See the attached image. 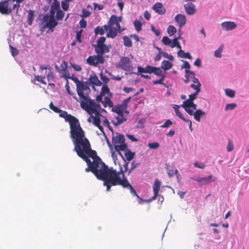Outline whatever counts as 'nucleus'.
I'll return each instance as SVG.
<instances>
[{
	"mask_svg": "<svg viewBox=\"0 0 249 249\" xmlns=\"http://www.w3.org/2000/svg\"><path fill=\"white\" fill-rule=\"evenodd\" d=\"M126 162L124 158V168L120 165V171L117 172L116 170L112 168H108V166L101 160V159L97 156L96 152L91 149L94 155L90 154V156H87L85 158H82L87 163L88 168L86 172L91 171L99 179L104 181V185L107 187V191H108L112 186L121 185L124 188H128L132 195L137 196L136 192L131 185L129 183L127 178L124 176V172L127 170L128 162L133 159L135 153L131 151L127 147L124 150Z\"/></svg>",
	"mask_w": 249,
	"mask_h": 249,
	"instance_id": "nucleus-1",
	"label": "nucleus"
},
{
	"mask_svg": "<svg viewBox=\"0 0 249 249\" xmlns=\"http://www.w3.org/2000/svg\"><path fill=\"white\" fill-rule=\"evenodd\" d=\"M59 116L65 118L70 125V136L74 145L73 150L79 157L85 158L90 154L94 155L91 151L90 143L85 137V132L80 126L78 120L74 116L68 114L65 111L60 110Z\"/></svg>",
	"mask_w": 249,
	"mask_h": 249,
	"instance_id": "nucleus-2",
	"label": "nucleus"
},
{
	"mask_svg": "<svg viewBox=\"0 0 249 249\" xmlns=\"http://www.w3.org/2000/svg\"><path fill=\"white\" fill-rule=\"evenodd\" d=\"M130 99V97H128L124 100L121 104L113 106L112 110L117 114L115 119L111 121L115 126L119 125L126 121L127 117L124 116V114H129L127 109L128 103Z\"/></svg>",
	"mask_w": 249,
	"mask_h": 249,
	"instance_id": "nucleus-3",
	"label": "nucleus"
},
{
	"mask_svg": "<svg viewBox=\"0 0 249 249\" xmlns=\"http://www.w3.org/2000/svg\"><path fill=\"white\" fill-rule=\"evenodd\" d=\"M112 142L115 150L124 159L123 156L120 151L124 150L127 147V145L125 143L124 136L122 134L117 133L115 136L112 137Z\"/></svg>",
	"mask_w": 249,
	"mask_h": 249,
	"instance_id": "nucleus-4",
	"label": "nucleus"
},
{
	"mask_svg": "<svg viewBox=\"0 0 249 249\" xmlns=\"http://www.w3.org/2000/svg\"><path fill=\"white\" fill-rule=\"evenodd\" d=\"M81 107L86 110L89 114L100 113L99 112L102 109L98 103H96L94 100L89 98L84 104L81 105Z\"/></svg>",
	"mask_w": 249,
	"mask_h": 249,
	"instance_id": "nucleus-5",
	"label": "nucleus"
},
{
	"mask_svg": "<svg viewBox=\"0 0 249 249\" xmlns=\"http://www.w3.org/2000/svg\"><path fill=\"white\" fill-rule=\"evenodd\" d=\"M76 87L77 92L80 97V106H81L89 98L88 95L84 93V91L89 90V88L85 83L80 81L77 83Z\"/></svg>",
	"mask_w": 249,
	"mask_h": 249,
	"instance_id": "nucleus-6",
	"label": "nucleus"
},
{
	"mask_svg": "<svg viewBox=\"0 0 249 249\" xmlns=\"http://www.w3.org/2000/svg\"><path fill=\"white\" fill-rule=\"evenodd\" d=\"M198 93L194 92L189 96V98L183 101V104L180 105L185 110V108H192L196 110L197 105L194 103V101L196 98Z\"/></svg>",
	"mask_w": 249,
	"mask_h": 249,
	"instance_id": "nucleus-7",
	"label": "nucleus"
},
{
	"mask_svg": "<svg viewBox=\"0 0 249 249\" xmlns=\"http://www.w3.org/2000/svg\"><path fill=\"white\" fill-rule=\"evenodd\" d=\"M117 67L125 71H131L133 69V65L130 58L125 56L120 58Z\"/></svg>",
	"mask_w": 249,
	"mask_h": 249,
	"instance_id": "nucleus-8",
	"label": "nucleus"
},
{
	"mask_svg": "<svg viewBox=\"0 0 249 249\" xmlns=\"http://www.w3.org/2000/svg\"><path fill=\"white\" fill-rule=\"evenodd\" d=\"M43 20L45 21V24L41 27V30L42 32L46 28H49L50 30L53 31V28H54L57 24L58 22L53 17H49L48 15H45L43 18Z\"/></svg>",
	"mask_w": 249,
	"mask_h": 249,
	"instance_id": "nucleus-9",
	"label": "nucleus"
},
{
	"mask_svg": "<svg viewBox=\"0 0 249 249\" xmlns=\"http://www.w3.org/2000/svg\"><path fill=\"white\" fill-rule=\"evenodd\" d=\"M185 110L190 115H193L194 116V119L198 122H200L201 117H202L206 115V113L200 109H197L196 108L195 111H194V110L192 108H190L188 109L185 108Z\"/></svg>",
	"mask_w": 249,
	"mask_h": 249,
	"instance_id": "nucleus-10",
	"label": "nucleus"
},
{
	"mask_svg": "<svg viewBox=\"0 0 249 249\" xmlns=\"http://www.w3.org/2000/svg\"><path fill=\"white\" fill-rule=\"evenodd\" d=\"M88 63L90 65L97 66L98 64H102L104 62L103 56L100 55H93L89 56L87 59Z\"/></svg>",
	"mask_w": 249,
	"mask_h": 249,
	"instance_id": "nucleus-11",
	"label": "nucleus"
},
{
	"mask_svg": "<svg viewBox=\"0 0 249 249\" xmlns=\"http://www.w3.org/2000/svg\"><path fill=\"white\" fill-rule=\"evenodd\" d=\"M122 21V17H117L115 15H112L108 21V26H111L113 25H115L116 26V28L119 32H121V26L120 25L119 22Z\"/></svg>",
	"mask_w": 249,
	"mask_h": 249,
	"instance_id": "nucleus-12",
	"label": "nucleus"
},
{
	"mask_svg": "<svg viewBox=\"0 0 249 249\" xmlns=\"http://www.w3.org/2000/svg\"><path fill=\"white\" fill-rule=\"evenodd\" d=\"M61 69L58 70L59 73L61 74L62 77L67 79L69 78V71L68 70V63L66 61H63L60 64Z\"/></svg>",
	"mask_w": 249,
	"mask_h": 249,
	"instance_id": "nucleus-13",
	"label": "nucleus"
},
{
	"mask_svg": "<svg viewBox=\"0 0 249 249\" xmlns=\"http://www.w3.org/2000/svg\"><path fill=\"white\" fill-rule=\"evenodd\" d=\"M221 26L222 30L226 31H229L235 29L237 27V24L231 21H226L221 23Z\"/></svg>",
	"mask_w": 249,
	"mask_h": 249,
	"instance_id": "nucleus-14",
	"label": "nucleus"
},
{
	"mask_svg": "<svg viewBox=\"0 0 249 249\" xmlns=\"http://www.w3.org/2000/svg\"><path fill=\"white\" fill-rule=\"evenodd\" d=\"M94 47L95 51L98 55L103 56V54L108 53L109 51V49L106 45H94Z\"/></svg>",
	"mask_w": 249,
	"mask_h": 249,
	"instance_id": "nucleus-15",
	"label": "nucleus"
},
{
	"mask_svg": "<svg viewBox=\"0 0 249 249\" xmlns=\"http://www.w3.org/2000/svg\"><path fill=\"white\" fill-rule=\"evenodd\" d=\"M8 0H4L0 2V11L4 14H9L12 11L11 9H9Z\"/></svg>",
	"mask_w": 249,
	"mask_h": 249,
	"instance_id": "nucleus-16",
	"label": "nucleus"
},
{
	"mask_svg": "<svg viewBox=\"0 0 249 249\" xmlns=\"http://www.w3.org/2000/svg\"><path fill=\"white\" fill-rule=\"evenodd\" d=\"M89 81L91 84L97 86H100L102 84L93 71H91L90 74Z\"/></svg>",
	"mask_w": 249,
	"mask_h": 249,
	"instance_id": "nucleus-17",
	"label": "nucleus"
},
{
	"mask_svg": "<svg viewBox=\"0 0 249 249\" xmlns=\"http://www.w3.org/2000/svg\"><path fill=\"white\" fill-rule=\"evenodd\" d=\"M175 20L178 24L179 27L184 26L186 22V16L181 14L177 15L175 17Z\"/></svg>",
	"mask_w": 249,
	"mask_h": 249,
	"instance_id": "nucleus-18",
	"label": "nucleus"
},
{
	"mask_svg": "<svg viewBox=\"0 0 249 249\" xmlns=\"http://www.w3.org/2000/svg\"><path fill=\"white\" fill-rule=\"evenodd\" d=\"M155 12L160 15H163L166 12V9L164 8L162 4L160 2L156 3L152 7Z\"/></svg>",
	"mask_w": 249,
	"mask_h": 249,
	"instance_id": "nucleus-19",
	"label": "nucleus"
},
{
	"mask_svg": "<svg viewBox=\"0 0 249 249\" xmlns=\"http://www.w3.org/2000/svg\"><path fill=\"white\" fill-rule=\"evenodd\" d=\"M184 7L186 13L189 15H192L196 12L195 5L192 3L189 2L184 4Z\"/></svg>",
	"mask_w": 249,
	"mask_h": 249,
	"instance_id": "nucleus-20",
	"label": "nucleus"
},
{
	"mask_svg": "<svg viewBox=\"0 0 249 249\" xmlns=\"http://www.w3.org/2000/svg\"><path fill=\"white\" fill-rule=\"evenodd\" d=\"M108 26L105 25L103 26H97L94 29V33L96 35H103L105 34V31L108 30Z\"/></svg>",
	"mask_w": 249,
	"mask_h": 249,
	"instance_id": "nucleus-21",
	"label": "nucleus"
},
{
	"mask_svg": "<svg viewBox=\"0 0 249 249\" xmlns=\"http://www.w3.org/2000/svg\"><path fill=\"white\" fill-rule=\"evenodd\" d=\"M94 114H95L94 116H93L92 114L90 115V117L88 119V121L89 122H90L91 121L90 120V118H92L93 119V123L94 124L95 126L99 125V124H100V114L96 113Z\"/></svg>",
	"mask_w": 249,
	"mask_h": 249,
	"instance_id": "nucleus-22",
	"label": "nucleus"
},
{
	"mask_svg": "<svg viewBox=\"0 0 249 249\" xmlns=\"http://www.w3.org/2000/svg\"><path fill=\"white\" fill-rule=\"evenodd\" d=\"M173 67V64L168 60H163L161 63V68L164 71L169 70Z\"/></svg>",
	"mask_w": 249,
	"mask_h": 249,
	"instance_id": "nucleus-23",
	"label": "nucleus"
},
{
	"mask_svg": "<svg viewBox=\"0 0 249 249\" xmlns=\"http://www.w3.org/2000/svg\"><path fill=\"white\" fill-rule=\"evenodd\" d=\"M161 41L164 45L169 46L171 48V45H172V44H174L175 42V39L172 40L168 36H164L162 38Z\"/></svg>",
	"mask_w": 249,
	"mask_h": 249,
	"instance_id": "nucleus-24",
	"label": "nucleus"
},
{
	"mask_svg": "<svg viewBox=\"0 0 249 249\" xmlns=\"http://www.w3.org/2000/svg\"><path fill=\"white\" fill-rule=\"evenodd\" d=\"M216 178L212 175H209L206 177H203L201 184H206L213 182L215 180Z\"/></svg>",
	"mask_w": 249,
	"mask_h": 249,
	"instance_id": "nucleus-25",
	"label": "nucleus"
},
{
	"mask_svg": "<svg viewBox=\"0 0 249 249\" xmlns=\"http://www.w3.org/2000/svg\"><path fill=\"white\" fill-rule=\"evenodd\" d=\"M110 96H105L104 97V99L102 102V104L104 107H113V102L110 100Z\"/></svg>",
	"mask_w": 249,
	"mask_h": 249,
	"instance_id": "nucleus-26",
	"label": "nucleus"
},
{
	"mask_svg": "<svg viewBox=\"0 0 249 249\" xmlns=\"http://www.w3.org/2000/svg\"><path fill=\"white\" fill-rule=\"evenodd\" d=\"M178 57L182 58H188L189 59H192V56L190 55V53L188 52L185 53L182 50H178Z\"/></svg>",
	"mask_w": 249,
	"mask_h": 249,
	"instance_id": "nucleus-27",
	"label": "nucleus"
},
{
	"mask_svg": "<svg viewBox=\"0 0 249 249\" xmlns=\"http://www.w3.org/2000/svg\"><path fill=\"white\" fill-rule=\"evenodd\" d=\"M117 35V30L113 27L111 28L108 30V32L107 33L106 36L107 37H111L114 38Z\"/></svg>",
	"mask_w": 249,
	"mask_h": 249,
	"instance_id": "nucleus-28",
	"label": "nucleus"
},
{
	"mask_svg": "<svg viewBox=\"0 0 249 249\" xmlns=\"http://www.w3.org/2000/svg\"><path fill=\"white\" fill-rule=\"evenodd\" d=\"M100 93H101V94L103 95L104 96H105L106 95L109 96H112V94L110 92L109 89L107 84H104L103 85Z\"/></svg>",
	"mask_w": 249,
	"mask_h": 249,
	"instance_id": "nucleus-29",
	"label": "nucleus"
},
{
	"mask_svg": "<svg viewBox=\"0 0 249 249\" xmlns=\"http://www.w3.org/2000/svg\"><path fill=\"white\" fill-rule=\"evenodd\" d=\"M167 173L169 177H173L174 175L178 174V170L174 167L172 169H169L168 167H165Z\"/></svg>",
	"mask_w": 249,
	"mask_h": 249,
	"instance_id": "nucleus-30",
	"label": "nucleus"
},
{
	"mask_svg": "<svg viewBox=\"0 0 249 249\" xmlns=\"http://www.w3.org/2000/svg\"><path fill=\"white\" fill-rule=\"evenodd\" d=\"M160 186V182L156 179L154 182L153 189L154 194H159V191Z\"/></svg>",
	"mask_w": 249,
	"mask_h": 249,
	"instance_id": "nucleus-31",
	"label": "nucleus"
},
{
	"mask_svg": "<svg viewBox=\"0 0 249 249\" xmlns=\"http://www.w3.org/2000/svg\"><path fill=\"white\" fill-rule=\"evenodd\" d=\"M167 31L169 36H171L177 32V29L173 25H169L167 28Z\"/></svg>",
	"mask_w": 249,
	"mask_h": 249,
	"instance_id": "nucleus-32",
	"label": "nucleus"
},
{
	"mask_svg": "<svg viewBox=\"0 0 249 249\" xmlns=\"http://www.w3.org/2000/svg\"><path fill=\"white\" fill-rule=\"evenodd\" d=\"M225 93L227 96L230 98H233L235 94L234 90L228 88L225 89Z\"/></svg>",
	"mask_w": 249,
	"mask_h": 249,
	"instance_id": "nucleus-33",
	"label": "nucleus"
},
{
	"mask_svg": "<svg viewBox=\"0 0 249 249\" xmlns=\"http://www.w3.org/2000/svg\"><path fill=\"white\" fill-rule=\"evenodd\" d=\"M34 12L32 10H30L28 12V19H27L28 23L29 25H31L32 24V22L34 20Z\"/></svg>",
	"mask_w": 249,
	"mask_h": 249,
	"instance_id": "nucleus-34",
	"label": "nucleus"
},
{
	"mask_svg": "<svg viewBox=\"0 0 249 249\" xmlns=\"http://www.w3.org/2000/svg\"><path fill=\"white\" fill-rule=\"evenodd\" d=\"M124 43L125 46L130 47L132 46V41L127 36L123 37Z\"/></svg>",
	"mask_w": 249,
	"mask_h": 249,
	"instance_id": "nucleus-35",
	"label": "nucleus"
},
{
	"mask_svg": "<svg viewBox=\"0 0 249 249\" xmlns=\"http://www.w3.org/2000/svg\"><path fill=\"white\" fill-rule=\"evenodd\" d=\"M185 77H188L190 79H193L195 77V73L193 71H191L189 70H185Z\"/></svg>",
	"mask_w": 249,
	"mask_h": 249,
	"instance_id": "nucleus-36",
	"label": "nucleus"
},
{
	"mask_svg": "<svg viewBox=\"0 0 249 249\" xmlns=\"http://www.w3.org/2000/svg\"><path fill=\"white\" fill-rule=\"evenodd\" d=\"M53 2L51 6V8L52 9H54L56 11L59 10L60 9V3L57 0H53Z\"/></svg>",
	"mask_w": 249,
	"mask_h": 249,
	"instance_id": "nucleus-37",
	"label": "nucleus"
},
{
	"mask_svg": "<svg viewBox=\"0 0 249 249\" xmlns=\"http://www.w3.org/2000/svg\"><path fill=\"white\" fill-rule=\"evenodd\" d=\"M134 26L137 32H139L142 30V23L140 21L137 19H136L134 21Z\"/></svg>",
	"mask_w": 249,
	"mask_h": 249,
	"instance_id": "nucleus-38",
	"label": "nucleus"
},
{
	"mask_svg": "<svg viewBox=\"0 0 249 249\" xmlns=\"http://www.w3.org/2000/svg\"><path fill=\"white\" fill-rule=\"evenodd\" d=\"M65 13L61 9L56 11V18L59 20H62L64 18Z\"/></svg>",
	"mask_w": 249,
	"mask_h": 249,
	"instance_id": "nucleus-39",
	"label": "nucleus"
},
{
	"mask_svg": "<svg viewBox=\"0 0 249 249\" xmlns=\"http://www.w3.org/2000/svg\"><path fill=\"white\" fill-rule=\"evenodd\" d=\"M233 148L234 145L232 141L230 139H228V142L226 147L227 151L231 152L233 149Z\"/></svg>",
	"mask_w": 249,
	"mask_h": 249,
	"instance_id": "nucleus-40",
	"label": "nucleus"
},
{
	"mask_svg": "<svg viewBox=\"0 0 249 249\" xmlns=\"http://www.w3.org/2000/svg\"><path fill=\"white\" fill-rule=\"evenodd\" d=\"M236 107V104L235 103L228 104L225 107L226 111L233 110Z\"/></svg>",
	"mask_w": 249,
	"mask_h": 249,
	"instance_id": "nucleus-41",
	"label": "nucleus"
},
{
	"mask_svg": "<svg viewBox=\"0 0 249 249\" xmlns=\"http://www.w3.org/2000/svg\"><path fill=\"white\" fill-rule=\"evenodd\" d=\"M145 69L146 73H152L155 72L154 71L156 69V67L147 65L145 67Z\"/></svg>",
	"mask_w": 249,
	"mask_h": 249,
	"instance_id": "nucleus-42",
	"label": "nucleus"
},
{
	"mask_svg": "<svg viewBox=\"0 0 249 249\" xmlns=\"http://www.w3.org/2000/svg\"><path fill=\"white\" fill-rule=\"evenodd\" d=\"M160 77H161L160 79L157 80L153 81V84L154 85H157V84L164 85V83H163L162 82L165 78V75H162V76H160Z\"/></svg>",
	"mask_w": 249,
	"mask_h": 249,
	"instance_id": "nucleus-43",
	"label": "nucleus"
},
{
	"mask_svg": "<svg viewBox=\"0 0 249 249\" xmlns=\"http://www.w3.org/2000/svg\"><path fill=\"white\" fill-rule=\"evenodd\" d=\"M173 124V122L170 119L165 121L164 124L160 126L161 128H168Z\"/></svg>",
	"mask_w": 249,
	"mask_h": 249,
	"instance_id": "nucleus-44",
	"label": "nucleus"
},
{
	"mask_svg": "<svg viewBox=\"0 0 249 249\" xmlns=\"http://www.w3.org/2000/svg\"><path fill=\"white\" fill-rule=\"evenodd\" d=\"M223 46H220L218 49L215 51L214 55L216 57L220 58L221 57V52L223 50Z\"/></svg>",
	"mask_w": 249,
	"mask_h": 249,
	"instance_id": "nucleus-45",
	"label": "nucleus"
},
{
	"mask_svg": "<svg viewBox=\"0 0 249 249\" xmlns=\"http://www.w3.org/2000/svg\"><path fill=\"white\" fill-rule=\"evenodd\" d=\"M139 165V163H136L135 161H133L131 163V167L128 172V175H129L131 172L136 168Z\"/></svg>",
	"mask_w": 249,
	"mask_h": 249,
	"instance_id": "nucleus-46",
	"label": "nucleus"
},
{
	"mask_svg": "<svg viewBox=\"0 0 249 249\" xmlns=\"http://www.w3.org/2000/svg\"><path fill=\"white\" fill-rule=\"evenodd\" d=\"M190 87L191 88L196 90L195 92L199 93L200 91L201 85L192 84Z\"/></svg>",
	"mask_w": 249,
	"mask_h": 249,
	"instance_id": "nucleus-47",
	"label": "nucleus"
},
{
	"mask_svg": "<svg viewBox=\"0 0 249 249\" xmlns=\"http://www.w3.org/2000/svg\"><path fill=\"white\" fill-rule=\"evenodd\" d=\"M47 78L48 81L50 82L52 81H54V76L53 75V72L51 71L48 72L47 75Z\"/></svg>",
	"mask_w": 249,
	"mask_h": 249,
	"instance_id": "nucleus-48",
	"label": "nucleus"
},
{
	"mask_svg": "<svg viewBox=\"0 0 249 249\" xmlns=\"http://www.w3.org/2000/svg\"><path fill=\"white\" fill-rule=\"evenodd\" d=\"M10 48L11 50V53L12 55L14 57L18 54V51L17 48L13 47L11 45H10Z\"/></svg>",
	"mask_w": 249,
	"mask_h": 249,
	"instance_id": "nucleus-49",
	"label": "nucleus"
},
{
	"mask_svg": "<svg viewBox=\"0 0 249 249\" xmlns=\"http://www.w3.org/2000/svg\"><path fill=\"white\" fill-rule=\"evenodd\" d=\"M161 53L163 57L168 59L170 61L174 60V57L171 54H168L164 52H162Z\"/></svg>",
	"mask_w": 249,
	"mask_h": 249,
	"instance_id": "nucleus-50",
	"label": "nucleus"
},
{
	"mask_svg": "<svg viewBox=\"0 0 249 249\" xmlns=\"http://www.w3.org/2000/svg\"><path fill=\"white\" fill-rule=\"evenodd\" d=\"M160 144L157 142H154L148 143V146L151 149H156L158 148Z\"/></svg>",
	"mask_w": 249,
	"mask_h": 249,
	"instance_id": "nucleus-51",
	"label": "nucleus"
},
{
	"mask_svg": "<svg viewBox=\"0 0 249 249\" xmlns=\"http://www.w3.org/2000/svg\"><path fill=\"white\" fill-rule=\"evenodd\" d=\"M82 15L81 17L83 18H87L90 15V12L86 10V9H83L82 10Z\"/></svg>",
	"mask_w": 249,
	"mask_h": 249,
	"instance_id": "nucleus-52",
	"label": "nucleus"
},
{
	"mask_svg": "<svg viewBox=\"0 0 249 249\" xmlns=\"http://www.w3.org/2000/svg\"><path fill=\"white\" fill-rule=\"evenodd\" d=\"M181 61L183 62V64L181 66V69H185V70H189L191 68V66L188 62L182 60Z\"/></svg>",
	"mask_w": 249,
	"mask_h": 249,
	"instance_id": "nucleus-53",
	"label": "nucleus"
},
{
	"mask_svg": "<svg viewBox=\"0 0 249 249\" xmlns=\"http://www.w3.org/2000/svg\"><path fill=\"white\" fill-rule=\"evenodd\" d=\"M155 72H154L153 73H154L155 75L158 76H162L163 75H165L164 74H163L162 73V71L161 70V67H156V69L154 71Z\"/></svg>",
	"mask_w": 249,
	"mask_h": 249,
	"instance_id": "nucleus-54",
	"label": "nucleus"
},
{
	"mask_svg": "<svg viewBox=\"0 0 249 249\" xmlns=\"http://www.w3.org/2000/svg\"><path fill=\"white\" fill-rule=\"evenodd\" d=\"M68 2L69 1H66L65 0L62 1L61 2L62 8L65 11H67L69 8V4Z\"/></svg>",
	"mask_w": 249,
	"mask_h": 249,
	"instance_id": "nucleus-55",
	"label": "nucleus"
},
{
	"mask_svg": "<svg viewBox=\"0 0 249 249\" xmlns=\"http://www.w3.org/2000/svg\"><path fill=\"white\" fill-rule=\"evenodd\" d=\"M71 66L73 68V69L77 71H81L82 70L81 67L79 65L74 63H71Z\"/></svg>",
	"mask_w": 249,
	"mask_h": 249,
	"instance_id": "nucleus-56",
	"label": "nucleus"
},
{
	"mask_svg": "<svg viewBox=\"0 0 249 249\" xmlns=\"http://www.w3.org/2000/svg\"><path fill=\"white\" fill-rule=\"evenodd\" d=\"M106 41V38L104 36L100 37L97 40V45H105L104 44L105 42Z\"/></svg>",
	"mask_w": 249,
	"mask_h": 249,
	"instance_id": "nucleus-57",
	"label": "nucleus"
},
{
	"mask_svg": "<svg viewBox=\"0 0 249 249\" xmlns=\"http://www.w3.org/2000/svg\"><path fill=\"white\" fill-rule=\"evenodd\" d=\"M194 166L200 169H203L205 167V165L202 162L196 161L194 163Z\"/></svg>",
	"mask_w": 249,
	"mask_h": 249,
	"instance_id": "nucleus-58",
	"label": "nucleus"
},
{
	"mask_svg": "<svg viewBox=\"0 0 249 249\" xmlns=\"http://www.w3.org/2000/svg\"><path fill=\"white\" fill-rule=\"evenodd\" d=\"M151 29L152 31L155 34L156 36H159L160 35V32L159 30L155 29L154 25H151Z\"/></svg>",
	"mask_w": 249,
	"mask_h": 249,
	"instance_id": "nucleus-59",
	"label": "nucleus"
},
{
	"mask_svg": "<svg viewBox=\"0 0 249 249\" xmlns=\"http://www.w3.org/2000/svg\"><path fill=\"white\" fill-rule=\"evenodd\" d=\"M175 47L179 49V50H182L179 42L177 41V39H175V42H174V44H172V45H171L172 48H173Z\"/></svg>",
	"mask_w": 249,
	"mask_h": 249,
	"instance_id": "nucleus-60",
	"label": "nucleus"
},
{
	"mask_svg": "<svg viewBox=\"0 0 249 249\" xmlns=\"http://www.w3.org/2000/svg\"><path fill=\"white\" fill-rule=\"evenodd\" d=\"M68 79L72 80L76 83V84L80 82L76 77L74 76L73 75L71 76L70 74H69V78H67V79H65L67 81Z\"/></svg>",
	"mask_w": 249,
	"mask_h": 249,
	"instance_id": "nucleus-61",
	"label": "nucleus"
},
{
	"mask_svg": "<svg viewBox=\"0 0 249 249\" xmlns=\"http://www.w3.org/2000/svg\"><path fill=\"white\" fill-rule=\"evenodd\" d=\"M82 32V30H80V31H78L76 33V38L77 41H78L79 43L81 42V33Z\"/></svg>",
	"mask_w": 249,
	"mask_h": 249,
	"instance_id": "nucleus-62",
	"label": "nucleus"
},
{
	"mask_svg": "<svg viewBox=\"0 0 249 249\" xmlns=\"http://www.w3.org/2000/svg\"><path fill=\"white\" fill-rule=\"evenodd\" d=\"M161 52H159L155 56L154 60L155 62L158 61L160 60L162 55Z\"/></svg>",
	"mask_w": 249,
	"mask_h": 249,
	"instance_id": "nucleus-63",
	"label": "nucleus"
},
{
	"mask_svg": "<svg viewBox=\"0 0 249 249\" xmlns=\"http://www.w3.org/2000/svg\"><path fill=\"white\" fill-rule=\"evenodd\" d=\"M79 24L81 28H84L86 27L87 23V21L85 20L84 19H82L79 21Z\"/></svg>",
	"mask_w": 249,
	"mask_h": 249,
	"instance_id": "nucleus-64",
	"label": "nucleus"
}]
</instances>
